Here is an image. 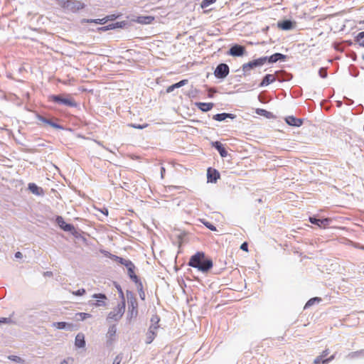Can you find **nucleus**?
Returning a JSON list of instances; mask_svg holds the SVG:
<instances>
[{"instance_id":"obj_13","label":"nucleus","mask_w":364,"mask_h":364,"mask_svg":"<svg viewBox=\"0 0 364 364\" xmlns=\"http://www.w3.org/2000/svg\"><path fill=\"white\" fill-rule=\"evenodd\" d=\"M127 264L128 265L126 267L127 268L128 274H129V277L134 282H138V277H137V276L135 274V271H134L135 270V266H134V264L132 262H127Z\"/></svg>"},{"instance_id":"obj_44","label":"nucleus","mask_w":364,"mask_h":364,"mask_svg":"<svg viewBox=\"0 0 364 364\" xmlns=\"http://www.w3.org/2000/svg\"><path fill=\"white\" fill-rule=\"evenodd\" d=\"M73 358H68L67 359L63 360L60 364H72L73 363Z\"/></svg>"},{"instance_id":"obj_45","label":"nucleus","mask_w":364,"mask_h":364,"mask_svg":"<svg viewBox=\"0 0 364 364\" xmlns=\"http://www.w3.org/2000/svg\"><path fill=\"white\" fill-rule=\"evenodd\" d=\"M319 73H320V75L322 77H326V71L324 70L323 69H321L320 71H319Z\"/></svg>"},{"instance_id":"obj_50","label":"nucleus","mask_w":364,"mask_h":364,"mask_svg":"<svg viewBox=\"0 0 364 364\" xmlns=\"http://www.w3.org/2000/svg\"><path fill=\"white\" fill-rule=\"evenodd\" d=\"M208 10H205V11H203V13H204V14H206V13H208Z\"/></svg>"},{"instance_id":"obj_34","label":"nucleus","mask_w":364,"mask_h":364,"mask_svg":"<svg viewBox=\"0 0 364 364\" xmlns=\"http://www.w3.org/2000/svg\"><path fill=\"white\" fill-rule=\"evenodd\" d=\"M217 0H203L200 6L203 9L208 7L209 5L214 4Z\"/></svg>"},{"instance_id":"obj_14","label":"nucleus","mask_w":364,"mask_h":364,"mask_svg":"<svg viewBox=\"0 0 364 364\" xmlns=\"http://www.w3.org/2000/svg\"><path fill=\"white\" fill-rule=\"evenodd\" d=\"M155 18L152 16H140L136 19V22L140 24H150L154 21Z\"/></svg>"},{"instance_id":"obj_4","label":"nucleus","mask_w":364,"mask_h":364,"mask_svg":"<svg viewBox=\"0 0 364 364\" xmlns=\"http://www.w3.org/2000/svg\"><path fill=\"white\" fill-rule=\"evenodd\" d=\"M125 300L123 298L122 300L117 304L116 307L109 312L108 318L114 321L119 320L124 313L125 310Z\"/></svg>"},{"instance_id":"obj_32","label":"nucleus","mask_w":364,"mask_h":364,"mask_svg":"<svg viewBox=\"0 0 364 364\" xmlns=\"http://www.w3.org/2000/svg\"><path fill=\"white\" fill-rule=\"evenodd\" d=\"M254 68H255V66L252 61H250L249 63L242 65V70L244 72H247Z\"/></svg>"},{"instance_id":"obj_11","label":"nucleus","mask_w":364,"mask_h":364,"mask_svg":"<svg viewBox=\"0 0 364 364\" xmlns=\"http://www.w3.org/2000/svg\"><path fill=\"white\" fill-rule=\"evenodd\" d=\"M36 118L40 122H41L44 124H48L55 129H62V127L60 126L59 124H58L57 123L53 122L51 119H46V117H44L40 114H37Z\"/></svg>"},{"instance_id":"obj_15","label":"nucleus","mask_w":364,"mask_h":364,"mask_svg":"<svg viewBox=\"0 0 364 364\" xmlns=\"http://www.w3.org/2000/svg\"><path fill=\"white\" fill-rule=\"evenodd\" d=\"M276 81V77L274 75L267 74L262 79V82L259 84L260 87H265L269 85V84Z\"/></svg>"},{"instance_id":"obj_12","label":"nucleus","mask_w":364,"mask_h":364,"mask_svg":"<svg viewBox=\"0 0 364 364\" xmlns=\"http://www.w3.org/2000/svg\"><path fill=\"white\" fill-rule=\"evenodd\" d=\"M36 118L40 122H41L44 124H48L55 129H62V127L60 126L59 124H58L57 123L53 122L51 119H46V117H44L40 114H37Z\"/></svg>"},{"instance_id":"obj_23","label":"nucleus","mask_w":364,"mask_h":364,"mask_svg":"<svg viewBox=\"0 0 364 364\" xmlns=\"http://www.w3.org/2000/svg\"><path fill=\"white\" fill-rule=\"evenodd\" d=\"M93 297L94 298H96V299H100L101 300H97L96 301L95 303L93 304V305L96 306H104L105 304V300L107 299V296L103 294H95L93 295Z\"/></svg>"},{"instance_id":"obj_25","label":"nucleus","mask_w":364,"mask_h":364,"mask_svg":"<svg viewBox=\"0 0 364 364\" xmlns=\"http://www.w3.org/2000/svg\"><path fill=\"white\" fill-rule=\"evenodd\" d=\"M278 27L282 30H290L293 28V23L289 20H285L278 23Z\"/></svg>"},{"instance_id":"obj_1","label":"nucleus","mask_w":364,"mask_h":364,"mask_svg":"<svg viewBox=\"0 0 364 364\" xmlns=\"http://www.w3.org/2000/svg\"><path fill=\"white\" fill-rule=\"evenodd\" d=\"M188 264L200 272H207L213 267V261L207 258L204 252H198L191 257Z\"/></svg>"},{"instance_id":"obj_10","label":"nucleus","mask_w":364,"mask_h":364,"mask_svg":"<svg viewBox=\"0 0 364 364\" xmlns=\"http://www.w3.org/2000/svg\"><path fill=\"white\" fill-rule=\"evenodd\" d=\"M159 327V326H153V325L150 326V327L149 328V331L146 333V343L149 344L154 341V339L155 338V337L156 336V331Z\"/></svg>"},{"instance_id":"obj_31","label":"nucleus","mask_w":364,"mask_h":364,"mask_svg":"<svg viewBox=\"0 0 364 364\" xmlns=\"http://www.w3.org/2000/svg\"><path fill=\"white\" fill-rule=\"evenodd\" d=\"M131 306L132 309H130V306H129V311L131 314V317L136 316L137 315V305L132 302Z\"/></svg>"},{"instance_id":"obj_9","label":"nucleus","mask_w":364,"mask_h":364,"mask_svg":"<svg viewBox=\"0 0 364 364\" xmlns=\"http://www.w3.org/2000/svg\"><path fill=\"white\" fill-rule=\"evenodd\" d=\"M207 178L208 182L215 183L220 178V173L216 169L209 168L207 171Z\"/></svg>"},{"instance_id":"obj_20","label":"nucleus","mask_w":364,"mask_h":364,"mask_svg":"<svg viewBox=\"0 0 364 364\" xmlns=\"http://www.w3.org/2000/svg\"><path fill=\"white\" fill-rule=\"evenodd\" d=\"M75 344L77 348H83L85 346V336L83 333H78L75 337Z\"/></svg>"},{"instance_id":"obj_24","label":"nucleus","mask_w":364,"mask_h":364,"mask_svg":"<svg viewBox=\"0 0 364 364\" xmlns=\"http://www.w3.org/2000/svg\"><path fill=\"white\" fill-rule=\"evenodd\" d=\"M309 221L312 224H315V225H317L319 227H321L322 225H327L328 223V222H329V219L325 218L323 220H319V219H316V218H313V217H310L309 218Z\"/></svg>"},{"instance_id":"obj_3","label":"nucleus","mask_w":364,"mask_h":364,"mask_svg":"<svg viewBox=\"0 0 364 364\" xmlns=\"http://www.w3.org/2000/svg\"><path fill=\"white\" fill-rule=\"evenodd\" d=\"M49 101L62 104L70 107H77V103L74 98L69 94H62L58 95H50L48 97Z\"/></svg>"},{"instance_id":"obj_30","label":"nucleus","mask_w":364,"mask_h":364,"mask_svg":"<svg viewBox=\"0 0 364 364\" xmlns=\"http://www.w3.org/2000/svg\"><path fill=\"white\" fill-rule=\"evenodd\" d=\"M112 258H114V260L117 261L118 262H119L120 264H124V266L127 267V262H132L130 260H127V259H124L122 257H117V256H115V255H112L111 257Z\"/></svg>"},{"instance_id":"obj_27","label":"nucleus","mask_w":364,"mask_h":364,"mask_svg":"<svg viewBox=\"0 0 364 364\" xmlns=\"http://www.w3.org/2000/svg\"><path fill=\"white\" fill-rule=\"evenodd\" d=\"M267 60V57H262L257 59H255L254 60H252L253 62V64L255 67L263 65Z\"/></svg>"},{"instance_id":"obj_33","label":"nucleus","mask_w":364,"mask_h":364,"mask_svg":"<svg viewBox=\"0 0 364 364\" xmlns=\"http://www.w3.org/2000/svg\"><path fill=\"white\" fill-rule=\"evenodd\" d=\"M28 188L33 193L36 194V195L39 194V192H38L39 188L35 183H29Z\"/></svg>"},{"instance_id":"obj_19","label":"nucleus","mask_w":364,"mask_h":364,"mask_svg":"<svg viewBox=\"0 0 364 364\" xmlns=\"http://www.w3.org/2000/svg\"><path fill=\"white\" fill-rule=\"evenodd\" d=\"M213 146L218 151L222 157H225L228 155V151L223 146V145L219 141H215L213 143Z\"/></svg>"},{"instance_id":"obj_18","label":"nucleus","mask_w":364,"mask_h":364,"mask_svg":"<svg viewBox=\"0 0 364 364\" xmlns=\"http://www.w3.org/2000/svg\"><path fill=\"white\" fill-rule=\"evenodd\" d=\"M196 105L203 112L210 111L213 107L212 102H196Z\"/></svg>"},{"instance_id":"obj_26","label":"nucleus","mask_w":364,"mask_h":364,"mask_svg":"<svg viewBox=\"0 0 364 364\" xmlns=\"http://www.w3.org/2000/svg\"><path fill=\"white\" fill-rule=\"evenodd\" d=\"M53 326L58 329H64V328L72 329L73 327V325L72 323H68L66 322L60 321V322L54 323Z\"/></svg>"},{"instance_id":"obj_42","label":"nucleus","mask_w":364,"mask_h":364,"mask_svg":"<svg viewBox=\"0 0 364 364\" xmlns=\"http://www.w3.org/2000/svg\"><path fill=\"white\" fill-rule=\"evenodd\" d=\"M240 249L245 252H248V244L247 242H243L241 246Z\"/></svg>"},{"instance_id":"obj_41","label":"nucleus","mask_w":364,"mask_h":364,"mask_svg":"<svg viewBox=\"0 0 364 364\" xmlns=\"http://www.w3.org/2000/svg\"><path fill=\"white\" fill-rule=\"evenodd\" d=\"M12 320L10 318H0V324L1 323H11Z\"/></svg>"},{"instance_id":"obj_40","label":"nucleus","mask_w":364,"mask_h":364,"mask_svg":"<svg viewBox=\"0 0 364 364\" xmlns=\"http://www.w3.org/2000/svg\"><path fill=\"white\" fill-rule=\"evenodd\" d=\"M122 357L121 355H117L115 358L114 359V361L112 363V364H120V363L122 362Z\"/></svg>"},{"instance_id":"obj_48","label":"nucleus","mask_w":364,"mask_h":364,"mask_svg":"<svg viewBox=\"0 0 364 364\" xmlns=\"http://www.w3.org/2000/svg\"><path fill=\"white\" fill-rule=\"evenodd\" d=\"M100 20H90V21H87V22H95V23H100Z\"/></svg>"},{"instance_id":"obj_17","label":"nucleus","mask_w":364,"mask_h":364,"mask_svg":"<svg viewBox=\"0 0 364 364\" xmlns=\"http://www.w3.org/2000/svg\"><path fill=\"white\" fill-rule=\"evenodd\" d=\"M286 55L282 53H276L272 55L269 57H267V61L270 63H276L278 60H284L286 59Z\"/></svg>"},{"instance_id":"obj_28","label":"nucleus","mask_w":364,"mask_h":364,"mask_svg":"<svg viewBox=\"0 0 364 364\" xmlns=\"http://www.w3.org/2000/svg\"><path fill=\"white\" fill-rule=\"evenodd\" d=\"M355 41L362 47H364V31L360 32L356 36Z\"/></svg>"},{"instance_id":"obj_36","label":"nucleus","mask_w":364,"mask_h":364,"mask_svg":"<svg viewBox=\"0 0 364 364\" xmlns=\"http://www.w3.org/2000/svg\"><path fill=\"white\" fill-rule=\"evenodd\" d=\"M256 113L257 114H259V115H262V116H264V117H267L270 114L269 112H267V110L263 109H256Z\"/></svg>"},{"instance_id":"obj_49","label":"nucleus","mask_w":364,"mask_h":364,"mask_svg":"<svg viewBox=\"0 0 364 364\" xmlns=\"http://www.w3.org/2000/svg\"><path fill=\"white\" fill-rule=\"evenodd\" d=\"M210 230H215V228L213 227V225H210V226H208Z\"/></svg>"},{"instance_id":"obj_46","label":"nucleus","mask_w":364,"mask_h":364,"mask_svg":"<svg viewBox=\"0 0 364 364\" xmlns=\"http://www.w3.org/2000/svg\"><path fill=\"white\" fill-rule=\"evenodd\" d=\"M43 275L46 277H51V276H53V272H46L43 273Z\"/></svg>"},{"instance_id":"obj_35","label":"nucleus","mask_w":364,"mask_h":364,"mask_svg":"<svg viewBox=\"0 0 364 364\" xmlns=\"http://www.w3.org/2000/svg\"><path fill=\"white\" fill-rule=\"evenodd\" d=\"M321 301V298H319V297H314V298H312V299H309V300L307 301V303L306 304L305 307L310 306L313 305V304L315 303V301H318V302H319V301Z\"/></svg>"},{"instance_id":"obj_6","label":"nucleus","mask_w":364,"mask_h":364,"mask_svg":"<svg viewBox=\"0 0 364 364\" xmlns=\"http://www.w3.org/2000/svg\"><path fill=\"white\" fill-rule=\"evenodd\" d=\"M328 354H329V350L328 349L324 350L320 355L317 356L315 358V360L314 361V364H320V363L326 364V363H328L329 361L333 360L335 358L334 355H332L328 358L324 359V358L326 357Z\"/></svg>"},{"instance_id":"obj_22","label":"nucleus","mask_w":364,"mask_h":364,"mask_svg":"<svg viewBox=\"0 0 364 364\" xmlns=\"http://www.w3.org/2000/svg\"><path fill=\"white\" fill-rule=\"evenodd\" d=\"M187 83H188V80H186V79L182 80H181L180 82H178L177 83H175V84H173L172 85L168 86L166 88V92H168V93L171 92H173L174 90V89L181 87L186 85Z\"/></svg>"},{"instance_id":"obj_29","label":"nucleus","mask_w":364,"mask_h":364,"mask_svg":"<svg viewBox=\"0 0 364 364\" xmlns=\"http://www.w3.org/2000/svg\"><path fill=\"white\" fill-rule=\"evenodd\" d=\"M91 314L87 313H77L75 314L76 320L77 321H83L86 318H90Z\"/></svg>"},{"instance_id":"obj_38","label":"nucleus","mask_w":364,"mask_h":364,"mask_svg":"<svg viewBox=\"0 0 364 364\" xmlns=\"http://www.w3.org/2000/svg\"><path fill=\"white\" fill-rule=\"evenodd\" d=\"M85 289H80L77 291H73L72 294L75 296H82L85 294Z\"/></svg>"},{"instance_id":"obj_8","label":"nucleus","mask_w":364,"mask_h":364,"mask_svg":"<svg viewBox=\"0 0 364 364\" xmlns=\"http://www.w3.org/2000/svg\"><path fill=\"white\" fill-rule=\"evenodd\" d=\"M245 48L242 46L235 45L232 46L228 53L232 56H242L245 54Z\"/></svg>"},{"instance_id":"obj_47","label":"nucleus","mask_w":364,"mask_h":364,"mask_svg":"<svg viewBox=\"0 0 364 364\" xmlns=\"http://www.w3.org/2000/svg\"><path fill=\"white\" fill-rule=\"evenodd\" d=\"M15 257H16V258H21V257H22V254H21V252H17L15 254Z\"/></svg>"},{"instance_id":"obj_16","label":"nucleus","mask_w":364,"mask_h":364,"mask_svg":"<svg viewBox=\"0 0 364 364\" xmlns=\"http://www.w3.org/2000/svg\"><path fill=\"white\" fill-rule=\"evenodd\" d=\"M286 122L291 126L300 127L302 125V120L293 116H289L285 119Z\"/></svg>"},{"instance_id":"obj_21","label":"nucleus","mask_w":364,"mask_h":364,"mask_svg":"<svg viewBox=\"0 0 364 364\" xmlns=\"http://www.w3.org/2000/svg\"><path fill=\"white\" fill-rule=\"evenodd\" d=\"M235 117V115L233 114H228V113H221V114H217L213 116V119L216 121H223L227 118L234 119Z\"/></svg>"},{"instance_id":"obj_39","label":"nucleus","mask_w":364,"mask_h":364,"mask_svg":"<svg viewBox=\"0 0 364 364\" xmlns=\"http://www.w3.org/2000/svg\"><path fill=\"white\" fill-rule=\"evenodd\" d=\"M108 334L109 335V336L112 338V337H114L116 334V328L115 326H112L109 329V331H108Z\"/></svg>"},{"instance_id":"obj_43","label":"nucleus","mask_w":364,"mask_h":364,"mask_svg":"<svg viewBox=\"0 0 364 364\" xmlns=\"http://www.w3.org/2000/svg\"><path fill=\"white\" fill-rule=\"evenodd\" d=\"M132 127L134 128H136V129H142L144 128H146L148 127V124H143V125H140V124H138V125H136V124H132Z\"/></svg>"},{"instance_id":"obj_5","label":"nucleus","mask_w":364,"mask_h":364,"mask_svg":"<svg viewBox=\"0 0 364 364\" xmlns=\"http://www.w3.org/2000/svg\"><path fill=\"white\" fill-rule=\"evenodd\" d=\"M229 72L228 65L225 63H220L215 68L214 75L218 78H224L229 74Z\"/></svg>"},{"instance_id":"obj_7","label":"nucleus","mask_w":364,"mask_h":364,"mask_svg":"<svg viewBox=\"0 0 364 364\" xmlns=\"http://www.w3.org/2000/svg\"><path fill=\"white\" fill-rule=\"evenodd\" d=\"M56 222H57L58 225H59V227L61 229H63L64 231L71 232L75 231V227L71 224L66 223V222L64 220L63 217L58 216L56 218Z\"/></svg>"},{"instance_id":"obj_37","label":"nucleus","mask_w":364,"mask_h":364,"mask_svg":"<svg viewBox=\"0 0 364 364\" xmlns=\"http://www.w3.org/2000/svg\"><path fill=\"white\" fill-rule=\"evenodd\" d=\"M159 321H160V318H159V316L157 315L153 316L152 318H151V321L153 326H159L158 323H159Z\"/></svg>"},{"instance_id":"obj_2","label":"nucleus","mask_w":364,"mask_h":364,"mask_svg":"<svg viewBox=\"0 0 364 364\" xmlns=\"http://www.w3.org/2000/svg\"><path fill=\"white\" fill-rule=\"evenodd\" d=\"M60 6L68 11L75 13L85 6V4L77 0H59Z\"/></svg>"}]
</instances>
